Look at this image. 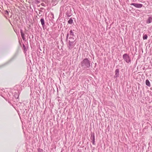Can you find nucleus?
Here are the masks:
<instances>
[{
    "label": "nucleus",
    "instance_id": "1",
    "mask_svg": "<svg viewBox=\"0 0 152 152\" xmlns=\"http://www.w3.org/2000/svg\"><path fill=\"white\" fill-rule=\"evenodd\" d=\"M92 63L87 58L84 59L80 64L81 67L83 69H90L92 67Z\"/></svg>",
    "mask_w": 152,
    "mask_h": 152
},
{
    "label": "nucleus",
    "instance_id": "2",
    "mask_svg": "<svg viewBox=\"0 0 152 152\" xmlns=\"http://www.w3.org/2000/svg\"><path fill=\"white\" fill-rule=\"evenodd\" d=\"M69 39L68 48L69 50H71L75 46L76 44V42H75V40L74 38L72 37H69Z\"/></svg>",
    "mask_w": 152,
    "mask_h": 152
},
{
    "label": "nucleus",
    "instance_id": "3",
    "mask_svg": "<svg viewBox=\"0 0 152 152\" xmlns=\"http://www.w3.org/2000/svg\"><path fill=\"white\" fill-rule=\"evenodd\" d=\"M123 58L127 63L130 64L131 63V59L129 55L127 53H125L123 56Z\"/></svg>",
    "mask_w": 152,
    "mask_h": 152
},
{
    "label": "nucleus",
    "instance_id": "4",
    "mask_svg": "<svg viewBox=\"0 0 152 152\" xmlns=\"http://www.w3.org/2000/svg\"><path fill=\"white\" fill-rule=\"evenodd\" d=\"M16 55L15 54L12 57V58L8 60L4 64L2 65H1L0 66V68L4 66L5 65H7V64H9L12 61L16 58Z\"/></svg>",
    "mask_w": 152,
    "mask_h": 152
},
{
    "label": "nucleus",
    "instance_id": "5",
    "mask_svg": "<svg viewBox=\"0 0 152 152\" xmlns=\"http://www.w3.org/2000/svg\"><path fill=\"white\" fill-rule=\"evenodd\" d=\"M131 5H133L137 8H141L142 7V4H141L132 3Z\"/></svg>",
    "mask_w": 152,
    "mask_h": 152
},
{
    "label": "nucleus",
    "instance_id": "6",
    "mask_svg": "<svg viewBox=\"0 0 152 152\" xmlns=\"http://www.w3.org/2000/svg\"><path fill=\"white\" fill-rule=\"evenodd\" d=\"M119 69H117L115 70V74L114 76L115 77L117 78L119 77Z\"/></svg>",
    "mask_w": 152,
    "mask_h": 152
},
{
    "label": "nucleus",
    "instance_id": "7",
    "mask_svg": "<svg viewBox=\"0 0 152 152\" xmlns=\"http://www.w3.org/2000/svg\"><path fill=\"white\" fill-rule=\"evenodd\" d=\"M20 33L23 39V40H25V35L24 33L23 32L22 29H21L20 30Z\"/></svg>",
    "mask_w": 152,
    "mask_h": 152
},
{
    "label": "nucleus",
    "instance_id": "8",
    "mask_svg": "<svg viewBox=\"0 0 152 152\" xmlns=\"http://www.w3.org/2000/svg\"><path fill=\"white\" fill-rule=\"evenodd\" d=\"M40 21L41 22V24L42 26V27L43 28L44 26H45V20L43 18H41Z\"/></svg>",
    "mask_w": 152,
    "mask_h": 152
},
{
    "label": "nucleus",
    "instance_id": "9",
    "mask_svg": "<svg viewBox=\"0 0 152 152\" xmlns=\"http://www.w3.org/2000/svg\"><path fill=\"white\" fill-rule=\"evenodd\" d=\"M152 21V17L150 16L148 17V19L146 21V23H151Z\"/></svg>",
    "mask_w": 152,
    "mask_h": 152
},
{
    "label": "nucleus",
    "instance_id": "10",
    "mask_svg": "<svg viewBox=\"0 0 152 152\" xmlns=\"http://www.w3.org/2000/svg\"><path fill=\"white\" fill-rule=\"evenodd\" d=\"M73 31H74V30H73ZM69 34L70 35V37H74L75 36V35L74 34V32L72 30H70L69 31Z\"/></svg>",
    "mask_w": 152,
    "mask_h": 152
},
{
    "label": "nucleus",
    "instance_id": "11",
    "mask_svg": "<svg viewBox=\"0 0 152 152\" xmlns=\"http://www.w3.org/2000/svg\"><path fill=\"white\" fill-rule=\"evenodd\" d=\"M145 84L146 85L149 87H150L151 86V84L149 80L148 79H147L145 81Z\"/></svg>",
    "mask_w": 152,
    "mask_h": 152
},
{
    "label": "nucleus",
    "instance_id": "12",
    "mask_svg": "<svg viewBox=\"0 0 152 152\" xmlns=\"http://www.w3.org/2000/svg\"><path fill=\"white\" fill-rule=\"evenodd\" d=\"M68 23L69 24H72L73 23V20L72 18L69 19L68 20Z\"/></svg>",
    "mask_w": 152,
    "mask_h": 152
},
{
    "label": "nucleus",
    "instance_id": "13",
    "mask_svg": "<svg viewBox=\"0 0 152 152\" xmlns=\"http://www.w3.org/2000/svg\"><path fill=\"white\" fill-rule=\"evenodd\" d=\"M9 11H8V10H6L5 11V12H4V14L5 15H7V16H9Z\"/></svg>",
    "mask_w": 152,
    "mask_h": 152
},
{
    "label": "nucleus",
    "instance_id": "14",
    "mask_svg": "<svg viewBox=\"0 0 152 152\" xmlns=\"http://www.w3.org/2000/svg\"><path fill=\"white\" fill-rule=\"evenodd\" d=\"M148 38V36L147 34L143 35V39H147Z\"/></svg>",
    "mask_w": 152,
    "mask_h": 152
},
{
    "label": "nucleus",
    "instance_id": "15",
    "mask_svg": "<svg viewBox=\"0 0 152 152\" xmlns=\"http://www.w3.org/2000/svg\"><path fill=\"white\" fill-rule=\"evenodd\" d=\"M91 138L92 140H95V136L94 134H91Z\"/></svg>",
    "mask_w": 152,
    "mask_h": 152
},
{
    "label": "nucleus",
    "instance_id": "16",
    "mask_svg": "<svg viewBox=\"0 0 152 152\" xmlns=\"http://www.w3.org/2000/svg\"><path fill=\"white\" fill-rule=\"evenodd\" d=\"M39 11V14H38V15H39V14H42L43 12L42 11H41L39 10H38Z\"/></svg>",
    "mask_w": 152,
    "mask_h": 152
},
{
    "label": "nucleus",
    "instance_id": "17",
    "mask_svg": "<svg viewBox=\"0 0 152 152\" xmlns=\"http://www.w3.org/2000/svg\"><path fill=\"white\" fill-rule=\"evenodd\" d=\"M23 48H24V50L25 51L26 50V47L24 44H23Z\"/></svg>",
    "mask_w": 152,
    "mask_h": 152
},
{
    "label": "nucleus",
    "instance_id": "18",
    "mask_svg": "<svg viewBox=\"0 0 152 152\" xmlns=\"http://www.w3.org/2000/svg\"><path fill=\"white\" fill-rule=\"evenodd\" d=\"M69 33L68 32L67 33V34L66 36V38H69Z\"/></svg>",
    "mask_w": 152,
    "mask_h": 152
},
{
    "label": "nucleus",
    "instance_id": "19",
    "mask_svg": "<svg viewBox=\"0 0 152 152\" xmlns=\"http://www.w3.org/2000/svg\"><path fill=\"white\" fill-rule=\"evenodd\" d=\"M95 140L93 139V140H92V144L93 145H95Z\"/></svg>",
    "mask_w": 152,
    "mask_h": 152
},
{
    "label": "nucleus",
    "instance_id": "20",
    "mask_svg": "<svg viewBox=\"0 0 152 152\" xmlns=\"http://www.w3.org/2000/svg\"><path fill=\"white\" fill-rule=\"evenodd\" d=\"M68 38H66V42H67L68 40Z\"/></svg>",
    "mask_w": 152,
    "mask_h": 152
},
{
    "label": "nucleus",
    "instance_id": "21",
    "mask_svg": "<svg viewBox=\"0 0 152 152\" xmlns=\"http://www.w3.org/2000/svg\"><path fill=\"white\" fill-rule=\"evenodd\" d=\"M137 0H132V1L133 2H135Z\"/></svg>",
    "mask_w": 152,
    "mask_h": 152
},
{
    "label": "nucleus",
    "instance_id": "22",
    "mask_svg": "<svg viewBox=\"0 0 152 152\" xmlns=\"http://www.w3.org/2000/svg\"><path fill=\"white\" fill-rule=\"evenodd\" d=\"M40 9L41 10H43L44 8L43 7H41Z\"/></svg>",
    "mask_w": 152,
    "mask_h": 152
},
{
    "label": "nucleus",
    "instance_id": "23",
    "mask_svg": "<svg viewBox=\"0 0 152 152\" xmlns=\"http://www.w3.org/2000/svg\"><path fill=\"white\" fill-rule=\"evenodd\" d=\"M50 14H51V15H53V13H50Z\"/></svg>",
    "mask_w": 152,
    "mask_h": 152
},
{
    "label": "nucleus",
    "instance_id": "24",
    "mask_svg": "<svg viewBox=\"0 0 152 152\" xmlns=\"http://www.w3.org/2000/svg\"><path fill=\"white\" fill-rule=\"evenodd\" d=\"M44 4H43V3H42V6H44V5H43Z\"/></svg>",
    "mask_w": 152,
    "mask_h": 152
},
{
    "label": "nucleus",
    "instance_id": "25",
    "mask_svg": "<svg viewBox=\"0 0 152 152\" xmlns=\"http://www.w3.org/2000/svg\"><path fill=\"white\" fill-rule=\"evenodd\" d=\"M42 16V14L40 15V16H39V18L41 17V16Z\"/></svg>",
    "mask_w": 152,
    "mask_h": 152
},
{
    "label": "nucleus",
    "instance_id": "26",
    "mask_svg": "<svg viewBox=\"0 0 152 152\" xmlns=\"http://www.w3.org/2000/svg\"><path fill=\"white\" fill-rule=\"evenodd\" d=\"M70 16V15H68V16L69 17Z\"/></svg>",
    "mask_w": 152,
    "mask_h": 152
}]
</instances>
